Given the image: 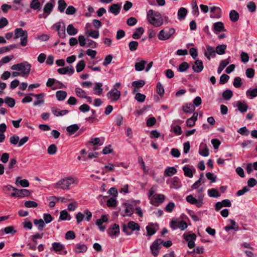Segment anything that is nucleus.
I'll use <instances>...</instances> for the list:
<instances>
[{"label":"nucleus","mask_w":257,"mask_h":257,"mask_svg":"<svg viewBox=\"0 0 257 257\" xmlns=\"http://www.w3.org/2000/svg\"><path fill=\"white\" fill-rule=\"evenodd\" d=\"M148 22L153 26L158 27L163 24V19L160 13L153 10H150L147 14Z\"/></svg>","instance_id":"nucleus-1"},{"label":"nucleus","mask_w":257,"mask_h":257,"mask_svg":"<svg viewBox=\"0 0 257 257\" xmlns=\"http://www.w3.org/2000/svg\"><path fill=\"white\" fill-rule=\"evenodd\" d=\"M12 70H18L21 74V77H27L30 72L31 65L27 61L14 64L11 66Z\"/></svg>","instance_id":"nucleus-2"},{"label":"nucleus","mask_w":257,"mask_h":257,"mask_svg":"<svg viewBox=\"0 0 257 257\" xmlns=\"http://www.w3.org/2000/svg\"><path fill=\"white\" fill-rule=\"evenodd\" d=\"M14 38L17 39L20 38V44L22 46H26L28 44V33L22 28H17L14 31Z\"/></svg>","instance_id":"nucleus-3"},{"label":"nucleus","mask_w":257,"mask_h":257,"mask_svg":"<svg viewBox=\"0 0 257 257\" xmlns=\"http://www.w3.org/2000/svg\"><path fill=\"white\" fill-rule=\"evenodd\" d=\"M122 228V231L126 235H131L133 231L135 230L139 231L140 230L139 224L134 221L128 222L127 224H123Z\"/></svg>","instance_id":"nucleus-4"},{"label":"nucleus","mask_w":257,"mask_h":257,"mask_svg":"<svg viewBox=\"0 0 257 257\" xmlns=\"http://www.w3.org/2000/svg\"><path fill=\"white\" fill-rule=\"evenodd\" d=\"M175 32V30L173 28H166L161 30L158 35V39L162 41H165L171 38Z\"/></svg>","instance_id":"nucleus-5"},{"label":"nucleus","mask_w":257,"mask_h":257,"mask_svg":"<svg viewBox=\"0 0 257 257\" xmlns=\"http://www.w3.org/2000/svg\"><path fill=\"white\" fill-rule=\"evenodd\" d=\"M74 183V179L72 177H68L59 181L56 183V187L63 190L69 189V186Z\"/></svg>","instance_id":"nucleus-6"},{"label":"nucleus","mask_w":257,"mask_h":257,"mask_svg":"<svg viewBox=\"0 0 257 257\" xmlns=\"http://www.w3.org/2000/svg\"><path fill=\"white\" fill-rule=\"evenodd\" d=\"M170 227L173 230H176L178 228L180 229L181 230H184L188 227L187 223L184 220L177 221L174 220L171 221L170 223Z\"/></svg>","instance_id":"nucleus-7"},{"label":"nucleus","mask_w":257,"mask_h":257,"mask_svg":"<svg viewBox=\"0 0 257 257\" xmlns=\"http://www.w3.org/2000/svg\"><path fill=\"white\" fill-rule=\"evenodd\" d=\"M183 236L184 239L188 242V246L190 248H193L195 247V241L196 239V235L195 233H185Z\"/></svg>","instance_id":"nucleus-8"},{"label":"nucleus","mask_w":257,"mask_h":257,"mask_svg":"<svg viewBox=\"0 0 257 257\" xmlns=\"http://www.w3.org/2000/svg\"><path fill=\"white\" fill-rule=\"evenodd\" d=\"M14 192L11 194L12 197L23 198L24 197L29 196L30 194L29 190L25 189L19 190L16 188H14Z\"/></svg>","instance_id":"nucleus-9"},{"label":"nucleus","mask_w":257,"mask_h":257,"mask_svg":"<svg viewBox=\"0 0 257 257\" xmlns=\"http://www.w3.org/2000/svg\"><path fill=\"white\" fill-rule=\"evenodd\" d=\"M119 226L116 223L110 227L107 230V233L111 238H115L119 234Z\"/></svg>","instance_id":"nucleus-10"},{"label":"nucleus","mask_w":257,"mask_h":257,"mask_svg":"<svg viewBox=\"0 0 257 257\" xmlns=\"http://www.w3.org/2000/svg\"><path fill=\"white\" fill-rule=\"evenodd\" d=\"M161 239H157L153 242L150 246L151 252L154 256H157L159 254L161 248V244H160V242H161Z\"/></svg>","instance_id":"nucleus-11"},{"label":"nucleus","mask_w":257,"mask_h":257,"mask_svg":"<svg viewBox=\"0 0 257 257\" xmlns=\"http://www.w3.org/2000/svg\"><path fill=\"white\" fill-rule=\"evenodd\" d=\"M55 27L58 32V36L61 38H64L66 36L65 24L63 22H58L55 24Z\"/></svg>","instance_id":"nucleus-12"},{"label":"nucleus","mask_w":257,"mask_h":257,"mask_svg":"<svg viewBox=\"0 0 257 257\" xmlns=\"http://www.w3.org/2000/svg\"><path fill=\"white\" fill-rule=\"evenodd\" d=\"M153 198V199H151L150 203L155 206H159L165 200V195L162 194H156Z\"/></svg>","instance_id":"nucleus-13"},{"label":"nucleus","mask_w":257,"mask_h":257,"mask_svg":"<svg viewBox=\"0 0 257 257\" xmlns=\"http://www.w3.org/2000/svg\"><path fill=\"white\" fill-rule=\"evenodd\" d=\"M210 17L212 18H220L222 15L221 10L220 8L217 7H212L210 9Z\"/></svg>","instance_id":"nucleus-14"},{"label":"nucleus","mask_w":257,"mask_h":257,"mask_svg":"<svg viewBox=\"0 0 257 257\" xmlns=\"http://www.w3.org/2000/svg\"><path fill=\"white\" fill-rule=\"evenodd\" d=\"M108 221V217L105 215H102L100 218L98 219L96 221V224L99 227V230L103 232L106 229L105 225H102L103 223L106 222Z\"/></svg>","instance_id":"nucleus-15"},{"label":"nucleus","mask_w":257,"mask_h":257,"mask_svg":"<svg viewBox=\"0 0 257 257\" xmlns=\"http://www.w3.org/2000/svg\"><path fill=\"white\" fill-rule=\"evenodd\" d=\"M121 93L119 90L111 89L107 93L108 98L111 99L113 101L117 100L120 96Z\"/></svg>","instance_id":"nucleus-16"},{"label":"nucleus","mask_w":257,"mask_h":257,"mask_svg":"<svg viewBox=\"0 0 257 257\" xmlns=\"http://www.w3.org/2000/svg\"><path fill=\"white\" fill-rule=\"evenodd\" d=\"M186 200L188 203L191 204L195 205L197 207L199 208L202 206L201 202L192 195H188L186 197Z\"/></svg>","instance_id":"nucleus-17"},{"label":"nucleus","mask_w":257,"mask_h":257,"mask_svg":"<svg viewBox=\"0 0 257 257\" xmlns=\"http://www.w3.org/2000/svg\"><path fill=\"white\" fill-rule=\"evenodd\" d=\"M57 71L59 74L62 75L68 74L71 75L74 73V69L73 67L70 65V66L59 68Z\"/></svg>","instance_id":"nucleus-18"},{"label":"nucleus","mask_w":257,"mask_h":257,"mask_svg":"<svg viewBox=\"0 0 257 257\" xmlns=\"http://www.w3.org/2000/svg\"><path fill=\"white\" fill-rule=\"evenodd\" d=\"M123 205L125 206V209L124 212H121V215L123 217L131 216L134 213V208L132 205L130 204L124 203Z\"/></svg>","instance_id":"nucleus-19"},{"label":"nucleus","mask_w":257,"mask_h":257,"mask_svg":"<svg viewBox=\"0 0 257 257\" xmlns=\"http://www.w3.org/2000/svg\"><path fill=\"white\" fill-rule=\"evenodd\" d=\"M204 66L203 62L199 59L196 60L194 64L192 66V69L195 72L200 73L203 69Z\"/></svg>","instance_id":"nucleus-20"},{"label":"nucleus","mask_w":257,"mask_h":257,"mask_svg":"<svg viewBox=\"0 0 257 257\" xmlns=\"http://www.w3.org/2000/svg\"><path fill=\"white\" fill-rule=\"evenodd\" d=\"M205 56L207 58L208 60H210V57H214L216 55V51L214 48L211 46H207L206 51L204 52Z\"/></svg>","instance_id":"nucleus-21"},{"label":"nucleus","mask_w":257,"mask_h":257,"mask_svg":"<svg viewBox=\"0 0 257 257\" xmlns=\"http://www.w3.org/2000/svg\"><path fill=\"white\" fill-rule=\"evenodd\" d=\"M87 247L85 244L77 243L73 249L76 253H84L87 251Z\"/></svg>","instance_id":"nucleus-22"},{"label":"nucleus","mask_w":257,"mask_h":257,"mask_svg":"<svg viewBox=\"0 0 257 257\" xmlns=\"http://www.w3.org/2000/svg\"><path fill=\"white\" fill-rule=\"evenodd\" d=\"M121 6L118 4L111 5L109 8V11L115 16L118 15L120 13Z\"/></svg>","instance_id":"nucleus-23"},{"label":"nucleus","mask_w":257,"mask_h":257,"mask_svg":"<svg viewBox=\"0 0 257 257\" xmlns=\"http://www.w3.org/2000/svg\"><path fill=\"white\" fill-rule=\"evenodd\" d=\"M51 111L53 114L56 116H63L67 114L69 112L68 110H60L55 107H52L51 108Z\"/></svg>","instance_id":"nucleus-24"},{"label":"nucleus","mask_w":257,"mask_h":257,"mask_svg":"<svg viewBox=\"0 0 257 257\" xmlns=\"http://www.w3.org/2000/svg\"><path fill=\"white\" fill-rule=\"evenodd\" d=\"M146 230L147 235L151 236L154 234L157 231V226H156L154 224L149 223L148 226H146Z\"/></svg>","instance_id":"nucleus-25"},{"label":"nucleus","mask_w":257,"mask_h":257,"mask_svg":"<svg viewBox=\"0 0 257 257\" xmlns=\"http://www.w3.org/2000/svg\"><path fill=\"white\" fill-rule=\"evenodd\" d=\"M64 249L65 245L60 242H55L52 244L51 250H54L55 252L63 251Z\"/></svg>","instance_id":"nucleus-26"},{"label":"nucleus","mask_w":257,"mask_h":257,"mask_svg":"<svg viewBox=\"0 0 257 257\" xmlns=\"http://www.w3.org/2000/svg\"><path fill=\"white\" fill-rule=\"evenodd\" d=\"M198 113L194 112L193 116L187 119L186 121L187 125L189 127H192L195 124V121L197 119Z\"/></svg>","instance_id":"nucleus-27"},{"label":"nucleus","mask_w":257,"mask_h":257,"mask_svg":"<svg viewBox=\"0 0 257 257\" xmlns=\"http://www.w3.org/2000/svg\"><path fill=\"white\" fill-rule=\"evenodd\" d=\"M15 184L16 185H20L23 187H28L29 186V182L27 179H21V177H18L16 178Z\"/></svg>","instance_id":"nucleus-28"},{"label":"nucleus","mask_w":257,"mask_h":257,"mask_svg":"<svg viewBox=\"0 0 257 257\" xmlns=\"http://www.w3.org/2000/svg\"><path fill=\"white\" fill-rule=\"evenodd\" d=\"M187 14V10L185 8H181L179 9L177 16L178 19L179 21H182L185 19L186 15Z\"/></svg>","instance_id":"nucleus-29"},{"label":"nucleus","mask_w":257,"mask_h":257,"mask_svg":"<svg viewBox=\"0 0 257 257\" xmlns=\"http://www.w3.org/2000/svg\"><path fill=\"white\" fill-rule=\"evenodd\" d=\"M171 187L175 189H178L182 186L181 182L180 179L177 177H174L171 180Z\"/></svg>","instance_id":"nucleus-30"},{"label":"nucleus","mask_w":257,"mask_h":257,"mask_svg":"<svg viewBox=\"0 0 257 257\" xmlns=\"http://www.w3.org/2000/svg\"><path fill=\"white\" fill-rule=\"evenodd\" d=\"M147 63V61L144 60H141L140 61L136 63L135 65V70L137 71H143L145 69Z\"/></svg>","instance_id":"nucleus-31"},{"label":"nucleus","mask_w":257,"mask_h":257,"mask_svg":"<svg viewBox=\"0 0 257 257\" xmlns=\"http://www.w3.org/2000/svg\"><path fill=\"white\" fill-rule=\"evenodd\" d=\"M182 110L186 113H191L194 111L195 107L192 104L189 103L183 106Z\"/></svg>","instance_id":"nucleus-32"},{"label":"nucleus","mask_w":257,"mask_h":257,"mask_svg":"<svg viewBox=\"0 0 257 257\" xmlns=\"http://www.w3.org/2000/svg\"><path fill=\"white\" fill-rule=\"evenodd\" d=\"M236 106L237 107L238 110L241 113L246 112L248 107L246 103L244 102H242L241 101H238L237 102Z\"/></svg>","instance_id":"nucleus-33"},{"label":"nucleus","mask_w":257,"mask_h":257,"mask_svg":"<svg viewBox=\"0 0 257 257\" xmlns=\"http://www.w3.org/2000/svg\"><path fill=\"white\" fill-rule=\"evenodd\" d=\"M246 96L251 99L257 96V87L254 88H250L246 91Z\"/></svg>","instance_id":"nucleus-34"},{"label":"nucleus","mask_w":257,"mask_h":257,"mask_svg":"<svg viewBox=\"0 0 257 257\" xmlns=\"http://www.w3.org/2000/svg\"><path fill=\"white\" fill-rule=\"evenodd\" d=\"M177 169L174 167H168L164 171V176L171 177L177 173Z\"/></svg>","instance_id":"nucleus-35"},{"label":"nucleus","mask_w":257,"mask_h":257,"mask_svg":"<svg viewBox=\"0 0 257 257\" xmlns=\"http://www.w3.org/2000/svg\"><path fill=\"white\" fill-rule=\"evenodd\" d=\"M102 83L100 82H97L95 84L93 88V91L95 94L100 95L102 94L103 91Z\"/></svg>","instance_id":"nucleus-36"},{"label":"nucleus","mask_w":257,"mask_h":257,"mask_svg":"<svg viewBox=\"0 0 257 257\" xmlns=\"http://www.w3.org/2000/svg\"><path fill=\"white\" fill-rule=\"evenodd\" d=\"M79 128V126L77 124H73L67 127L66 131L69 133L70 135L74 134Z\"/></svg>","instance_id":"nucleus-37"},{"label":"nucleus","mask_w":257,"mask_h":257,"mask_svg":"<svg viewBox=\"0 0 257 257\" xmlns=\"http://www.w3.org/2000/svg\"><path fill=\"white\" fill-rule=\"evenodd\" d=\"M144 29L143 27L138 28L136 31L133 33L132 37L134 39H138L141 38L144 33Z\"/></svg>","instance_id":"nucleus-38"},{"label":"nucleus","mask_w":257,"mask_h":257,"mask_svg":"<svg viewBox=\"0 0 257 257\" xmlns=\"http://www.w3.org/2000/svg\"><path fill=\"white\" fill-rule=\"evenodd\" d=\"M85 35L87 37H90L94 39H97L99 37V33L98 30H87L85 32Z\"/></svg>","instance_id":"nucleus-39"},{"label":"nucleus","mask_w":257,"mask_h":257,"mask_svg":"<svg viewBox=\"0 0 257 257\" xmlns=\"http://www.w3.org/2000/svg\"><path fill=\"white\" fill-rule=\"evenodd\" d=\"M229 18L232 22H236L239 19V14L235 10H231L229 13Z\"/></svg>","instance_id":"nucleus-40"},{"label":"nucleus","mask_w":257,"mask_h":257,"mask_svg":"<svg viewBox=\"0 0 257 257\" xmlns=\"http://www.w3.org/2000/svg\"><path fill=\"white\" fill-rule=\"evenodd\" d=\"M223 98L225 100H229L233 96V92L230 89L224 90L222 94Z\"/></svg>","instance_id":"nucleus-41"},{"label":"nucleus","mask_w":257,"mask_h":257,"mask_svg":"<svg viewBox=\"0 0 257 257\" xmlns=\"http://www.w3.org/2000/svg\"><path fill=\"white\" fill-rule=\"evenodd\" d=\"M67 96V92L63 90H58L56 92V96L59 101L63 100Z\"/></svg>","instance_id":"nucleus-42"},{"label":"nucleus","mask_w":257,"mask_h":257,"mask_svg":"<svg viewBox=\"0 0 257 257\" xmlns=\"http://www.w3.org/2000/svg\"><path fill=\"white\" fill-rule=\"evenodd\" d=\"M66 30L68 34L70 36H74L78 33V30L74 27L72 24H69Z\"/></svg>","instance_id":"nucleus-43"},{"label":"nucleus","mask_w":257,"mask_h":257,"mask_svg":"<svg viewBox=\"0 0 257 257\" xmlns=\"http://www.w3.org/2000/svg\"><path fill=\"white\" fill-rule=\"evenodd\" d=\"M75 92L77 97L81 98H84L85 97H86V93L82 89L79 87H76L75 89Z\"/></svg>","instance_id":"nucleus-44"},{"label":"nucleus","mask_w":257,"mask_h":257,"mask_svg":"<svg viewBox=\"0 0 257 257\" xmlns=\"http://www.w3.org/2000/svg\"><path fill=\"white\" fill-rule=\"evenodd\" d=\"M53 5L51 3H47L45 4L44 9L43 11L45 13H46L47 15H49L51 14V12L52 11L53 8Z\"/></svg>","instance_id":"nucleus-45"},{"label":"nucleus","mask_w":257,"mask_h":257,"mask_svg":"<svg viewBox=\"0 0 257 257\" xmlns=\"http://www.w3.org/2000/svg\"><path fill=\"white\" fill-rule=\"evenodd\" d=\"M59 219L61 220H70L71 217L66 210H63L60 212Z\"/></svg>","instance_id":"nucleus-46"},{"label":"nucleus","mask_w":257,"mask_h":257,"mask_svg":"<svg viewBox=\"0 0 257 257\" xmlns=\"http://www.w3.org/2000/svg\"><path fill=\"white\" fill-rule=\"evenodd\" d=\"M34 223L38 226V229L40 231L43 230L45 225V222L42 219H35L34 220Z\"/></svg>","instance_id":"nucleus-47"},{"label":"nucleus","mask_w":257,"mask_h":257,"mask_svg":"<svg viewBox=\"0 0 257 257\" xmlns=\"http://www.w3.org/2000/svg\"><path fill=\"white\" fill-rule=\"evenodd\" d=\"M226 49V45H219L216 47V53L218 55H223L225 53V51Z\"/></svg>","instance_id":"nucleus-48"},{"label":"nucleus","mask_w":257,"mask_h":257,"mask_svg":"<svg viewBox=\"0 0 257 257\" xmlns=\"http://www.w3.org/2000/svg\"><path fill=\"white\" fill-rule=\"evenodd\" d=\"M213 29L216 32H221L224 29V24L221 22H218L213 24Z\"/></svg>","instance_id":"nucleus-49"},{"label":"nucleus","mask_w":257,"mask_h":257,"mask_svg":"<svg viewBox=\"0 0 257 257\" xmlns=\"http://www.w3.org/2000/svg\"><path fill=\"white\" fill-rule=\"evenodd\" d=\"M4 102L10 107H13L16 104L15 99L8 96L5 98Z\"/></svg>","instance_id":"nucleus-50"},{"label":"nucleus","mask_w":257,"mask_h":257,"mask_svg":"<svg viewBox=\"0 0 257 257\" xmlns=\"http://www.w3.org/2000/svg\"><path fill=\"white\" fill-rule=\"evenodd\" d=\"M85 67V63L84 60H82L79 61L76 66L77 72L79 73L82 71Z\"/></svg>","instance_id":"nucleus-51"},{"label":"nucleus","mask_w":257,"mask_h":257,"mask_svg":"<svg viewBox=\"0 0 257 257\" xmlns=\"http://www.w3.org/2000/svg\"><path fill=\"white\" fill-rule=\"evenodd\" d=\"M171 131L177 136L180 135L182 133L181 127L179 125H172Z\"/></svg>","instance_id":"nucleus-52"},{"label":"nucleus","mask_w":257,"mask_h":257,"mask_svg":"<svg viewBox=\"0 0 257 257\" xmlns=\"http://www.w3.org/2000/svg\"><path fill=\"white\" fill-rule=\"evenodd\" d=\"M164 88L160 82L157 83L156 91L157 93L161 96H163L164 93Z\"/></svg>","instance_id":"nucleus-53"},{"label":"nucleus","mask_w":257,"mask_h":257,"mask_svg":"<svg viewBox=\"0 0 257 257\" xmlns=\"http://www.w3.org/2000/svg\"><path fill=\"white\" fill-rule=\"evenodd\" d=\"M189 68V65L186 62H183L181 63L179 66L178 71L180 72L186 71Z\"/></svg>","instance_id":"nucleus-54"},{"label":"nucleus","mask_w":257,"mask_h":257,"mask_svg":"<svg viewBox=\"0 0 257 257\" xmlns=\"http://www.w3.org/2000/svg\"><path fill=\"white\" fill-rule=\"evenodd\" d=\"M208 194L209 197L213 198H216L220 196L217 189L214 188L208 190Z\"/></svg>","instance_id":"nucleus-55"},{"label":"nucleus","mask_w":257,"mask_h":257,"mask_svg":"<svg viewBox=\"0 0 257 257\" xmlns=\"http://www.w3.org/2000/svg\"><path fill=\"white\" fill-rule=\"evenodd\" d=\"M58 10L61 12L63 13L67 6V4L64 0H59L58 2Z\"/></svg>","instance_id":"nucleus-56"},{"label":"nucleus","mask_w":257,"mask_h":257,"mask_svg":"<svg viewBox=\"0 0 257 257\" xmlns=\"http://www.w3.org/2000/svg\"><path fill=\"white\" fill-rule=\"evenodd\" d=\"M183 170L185 176L188 177L189 178H192L193 177V172L190 168H189L188 167H187L186 166H185L183 167Z\"/></svg>","instance_id":"nucleus-57"},{"label":"nucleus","mask_w":257,"mask_h":257,"mask_svg":"<svg viewBox=\"0 0 257 257\" xmlns=\"http://www.w3.org/2000/svg\"><path fill=\"white\" fill-rule=\"evenodd\" d=\"M145 84V81L143 80L135 81L132 82V86L135 88H141Z\"/></svg>","instance_id":"nucleus-58"},{"label":"nucleus","mask_w":257,"mask_h":257,"mask_svg":"<svg viewBox=\"0 0 257 257\" xmlns=\"http://www.w3.org/2000/svg\"><path fill=\"white\" fill-rule=\"evenodd\" d=\"M41 4L38 0H33L30 4V7L34 10H40Z\"/></svg>","instance_id":"nucleus-59"},{"label":"nucleus","mask_w":257,"mask_h":257,"mask_svg":"<svg viewBox=\"0 0 257 257\" xmlns=\"http://www.w3.org/2000/svg\"><path fill=\"white\" fill-rule=\"evenodd\" d=\"M139 43L137 41H132L128 44V47L131 51H136L138 47Z\"/></svg>","instance_id":"nucleus-60"},{"label":"nucleus","mask_w":257,"mask_h":257,"mask_svg":"<svg viewBox=\"0 0 257 257\" xmlns=\"http://www.w3.org/2000/svg\"><path fill=\"white\" fill-rule=\"evenodd\" d=\"M57 147L54 144L50 145L47 149V152L50 155H54L57 152Z\"/></svg>","instance_id":"nucleus-61"},{"label":"nucleus","mask_w":257,"mask_h":257,"mask_svg":"<svg viewBox=\"0 0 257 257\" xmlns=\"http://www.w3.org/2000/svg\"><path fill=\"white\" fill-rule=\"evenodd\" d=\"M106 204L108 207H114L117 204V201L114 198L111 197L107 200Z\"/></svg>","instance_id":"nucleus-62"},{"label":"nucleus","mask_w":257,"mask_h":257,"mask_svg":"<svg viewBox=\"0 0 257 257\" xmlns=\"http://www.w3.org/2000/svg\"><path fill=\"white\" fill-rule=\"evenodd\" d=\"M237 132L240 135L244 136H247L249 134V131L247 130L246 126H243L239 128Z\"/></svg>","instance_id":"nucleus-63"},{"label":"nucleus","mask_w":257,"mask_h":257,"mask_svg":"<svg viewBox=\"0 0 257 257\" xmlns=\"http://www.w3.org/2000/svg\"><path fill=\"white\" fill-rule=\"evenodd\" d=\"M248 11L251 12L253 13L255 12L256 10V6L254 2H249L248 3L246 6Z\"/></svg>","instance_id":"nucleus-64"}]
</instances>
